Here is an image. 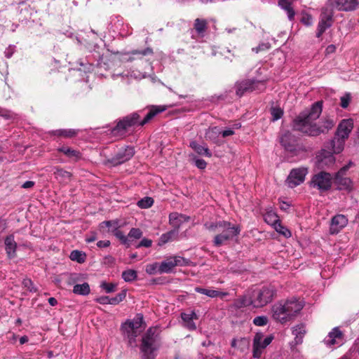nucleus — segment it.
<instances>
[{
	"label": "nucleus",
	"instance_id": "nucleus-29",
	"mask_svg": "<svg viewBox=\"0 0 359 359\" xmlns=\"http://www.w3.org/2000/svg\"><path fill=\"white\" fill-rule=\"evenodd\" d=\"M264 219L267 224L273 226L279 222L278 215L272 210L271 207L266 210V213L264 215Z\"/></svg>",
	"mask_w": 359,
	"mask_h": 359
},
{
	"label": "nucleus",
	"instance_id": "nucleus-33",
	"mask_svg": "<svg viewBox=\"0 0 359 359\" xmlns=\"http://www.w3.org/2000/svg\"><path fill=\"white\" fill-rule=\"evenodd\" d=\"M69 258L72 261H76L78 263L81 264V263H83L86 261V255L85 252H83L82 251H80V250H74L71 252L70 255H69Z\"/></svg>",
	"mask_w": 359,
	"mask_h": 359
},
{
	"label": "nucleus",
	"instance_id": "nucleus-42",
	"mask_svg": "<svg viewBox=\"0 0 359 359\" xmlns=\"http://www.w3.org/2000/svg\"><path fill=\"white\" fill-rule=\"evenodd\" d=\"M220 133V130L217 127L208 128L205 133V137L209 140H215Z\"/></svg>",
	"mask_w": 359,
	"mask_h": 359
},
{
	"label": "nucleus",
	"instance_id": "nucleus-56",
	"mask_svg": "<svg viewBox=\"0 0 359 359\" xmlns=\"http://www.w3.org/2000/svg\"><path fill=\"white\" fill-rule=\"evenodd\" d=\"M22 284L30 292H36V289L34 288V287L33 286V283L30 279H29V278L24 279Z\"/></svg>",
	"mask_w": 359,
	"mask_h": 359
},
{
	"label": "nucleus",
	"instance_id": "nucleus-43",
	"mask_svg": "<svg viewBox=\"0 0 359 359\" xmlns=\"http://www.w3.org/2000/svg\"><path fill=\"white\" fill-rule=\"evenodd\" d=\"M207 27V22L205 20L197 18L195 20L194 28L198 33H203Z\"/></svg>",
	"mask_w": 359,
	"mask_h": 359
},
{
	"label": "nucleus",
	"instance_id": "nucleus-20",
	"mask_svg": "<svg viewBox=\"0 0 359 359\" xmlns=\"http://www.w3.org/2000/svg\"><path fill=\"white\" fill-rule=\"evenodd\" d=\"M344 334L338 327H336L329 332L328 335L324 339L323 342L327 346L331 347L335 344L341 343Z\"/></svg>",
	"mask_w": 359,
	"mask_h": 359
},
{
	"label": "nucleus",
	"instance_id": "nucleus-18",
	"mask_svg": "<svg viewBox=\"0 0 359 359\" xmlns=\"http://www.w3.org/2000/svg\"><path fill=\"white\" fill-rule=\"evenodd\" d=\"M353 128V121L352 118L343 119L338 125L334 135L346 140Z\"/></svg>",
	"mask_w": 359,
	"mask_h": 359
},
{
	"label": "nucleus",
	"instance_id": "nucleus-34",
	"mask_svg": "<svg viewBox=\"0 0 359 359\" xmlns=\"http://www.w3.org/2000/svg\"><path fill=\"white\" fill-rule=\"evenodd\" d=\"M54 175L55 177L62 182H67V180H69L72 174L69 172H67L62 168H56L55 171H54Z\"/></svg>",
	"mask_w": 359,
	"mask_h": 359
},
{
	"label": "nucleus",
	"instance_id": "nucleus-54",
	"mask_svg": "<svg viewBox=\"0 0 359 359\" xmlns=\"http://www.w3.org/2000/svg\"><path fill=\"white\" fill-rule=\"evenodd\" d=\"M193 160L194 161L195 165L198 168L203 170L206 168L207 163L203 159L194 157Z\"/></svg>",
	"mask_w": 359,
	"mask_h": 359
},
{
	"label": "nucleus",
	"instance_id": "nucleus-8",
	"mask_svg": "<svg viewBox=\"0 0 359 359\" xmlns=\"http://www.w3.org/2000/svg\"><path fill=\"white\" fill-rule=\"evenodd\" d=\"M156 327H149L142 338L140 344L141 359H155L158 346L156 344Z\"/></svg>",
	"mask_w": 359,
	"mask_h": 359
},
{
	"label": "nucleus",
	"instance_id": "nucleus-25",
	"mask_svg": "<svg viewBox=\"0 0 359 359\" xmlns=\"http://www.w3.org/2000/svg\"><path fill=\"white\" fill-rule=\"evenodd\" d=\"M189 146L199 155L205 156L206 157L212 156V152L205 145L199 144L196 141H191Z\"/></svg>",
	"mask_w": 359,
	"mask_h": 359
},
{
	"label": "nucleus",
	"instance_id": "nucleus-26",
	"mask_svg": "<svg viewBox=\"0 0 359 359\" xmlns=\"http://www.w3.org/2000/svg\"><path fill=\"white\" fill-rule=\"evenodd\" d=\"M305 334L306 329L303 324L297 325L292 327V334L295 336V344H300L302 343Z\"/></svg>",
	"mask_w": 359,
	"mask_h": 359
},
{
	"label": "nucleus",
	"instance_id": "nucleus-1",
	"mask_svg": "<svg viewBox=\"0 0 359 359\" xmlns=\"http://www.w3.org/2000/svg\"><path fill=\"white\" fill-rule=\"evenodd\" d=\"M322 101L312 104L309 110L301 112L292 121V128L309 136H318L327 133L334 126L332 119L326 118L318 126L314 121L318 119L322 112Z\"/></svg>",
	"mask_w": 359,
	"mask_h": 359
},
{
	"label": "nucleus",
	"instance_id": "nucleus-61",
	"mask_svg": "<svg viewBox=\"0 0 359 359\" xmlns=\"http://www.w3.org/2000/svg\"><path fill=\"white\" fill-rule=\"evenodd\" d=\"M302 22L307 25V26H309L312 24V22H313V20H312V18L310 16V15H306V16H303L302 18Z\"/></svg>",
	"mask_w": 359,
	"mask_h": 359
},
{
	"label": "nucleus",
	"instance_id": "nucleus-3",
	"mask_svg": "<svg viewBox=\"0 0 359 359\" xmlns=\"http://www.w3.org/2000/svg\"><path fill=\"white\" fill-rule=\"evenodd\" d=\"M359 7V0H328L322 8L318 25L317 37H320L333 22V11H351Z\"/></svg>",
	"mask_w": 359,
	"mask_h": 359
},
{
	"label": "nucleus",
	"instance_id": "nucleus-59",
	"mask_svg": "<svg viewBox=\"0 0 359 359\" xmlns=\"http://www.w3.org/2000/svg\"><path fill=\"white\" fill-rule=\"evenodd\" d=\"M152 241L148 238H143L137 245V248L140 247H145V248H149L151 246Z\"/></svg>",
	"mask_w": 359,
	"mask_h": 359
},
{
	"label": "nucleus",
	"instance_id": "nucleus-35",
	"mask_svg": "<svg viewBox=\"0 0 359 359\" xmlns=\"http://www.w3.org/2000/svg\"><path fill=\"white\" fill-rule=\"evenodd\" d=\"M121 276L126 282H132L137 279V274L135 270L128 269L123 271Z\"/></svg>",
	"mask_w": 359,
	"mask_h": 359
},
{
	"label": "nucleus",
	"instance_id": "nucleus-16",
	"mask_svg": "<svg viewBox=\"0 0 359 359\" xmlns=\"http://www.w3.org/2000/svg\"><path fill=\"white\" fill-rule=\"evenodd\" d=\"M113 225L114 229H111L110 232L113 233V234L118 238L121 243L129 247L130 245V240L128 238V236H126L123 233L118 229V220H109L104 221L100 224V229H104V226H109Z\"/></svg>",
	"mask_w": 359,
	"mask_h": 359
},
{
	"label": "nucleus",
	"instance_id": "nucleus-10",
	"mask_svg": "<svg viewBox=\"0 0 359 359\" xmlns=\"http://www.w3.org/2000/svg\"><path fill=\"white\" fill-rule=\"evenodd\" d=\"M309 184L310 187L317 189L320 192H325L332 187V177L329 172L320 171L313 175Z\"/></svg>",
	"mask_w": 359,
	"mask_h": 359
},
{
	"label": "nucleus",
	"instance_id": "nucleus-30",
	"mask_svg": "<svg viewBox=\"0 0 359 359\" xmlns=\"http://www.w3.org/2000/svg\"><path fill=\"white\" fill-rule=\"evenodd\" d=\"M90 292V286L88 283L83 284H76L74 286L73 292L79 295L86 296Z\"/></svg>",
	"mask_w": 359,
	"mask_h": 359
},
{
	"label": "nucleus",
	"instance_id": "nucleus-22",
	"mask_svg": "<svg viewBox=\"0 0 359 359\" xmlns=\"http://www.w3.org/2000/svg\"><path fill=\"white\" fill-rule=\"evenodd\" d=\"M348 223L347 218L343 215L334 216L331 221L330 233L332 234L338 233Z\"/></svg>",
	"mask_w": 359,
	"mask_h": 359
},
{
	"label": "nucleus",
	"instance_id": "nucleus-27",
	"mask_svg": "<svg viewBox=\"0 0 359 359\" xmlns=\"http://www.w3.org/2000/svg\"><path fill=\"white\" fill-rule=\"evenodd\" d=\"M175 268L173 262L171 257L163 261L161 264H159L158 268V272L159 273H171Z\"/></svg>",
	"mask_w": 359,
	"mask_h": 359
},
{
	"label": "nucleus",
	"instance_id": "nucleus-57",
	"mask_svg": "<svg viewBox=\"0 0 359 359\" xmlns=\"http://www.w3.org/2000/svg\"><path fill=\"white\" fill-rule=\"evenodd\" d=\"M15 51V46L10 45L8 48H6L4 51L5 57L7 58H11L13 53Z\"/></svg>",
	"mask_w": 359,
	"mask_h": 359
},
{
	"label": "nucleus",
	"instance_id": "nucleus-24",
	"mask_svg": "<svg viewBox=\"0 0 359 359\" xmlns=\"http://www.w3.org/2000/svg\"><path fill=\"white\" fill-rule=\"evenodd\" d=\"M57 151L63 153L67 158L75 161L81 158V154L79 151L73 149L67 146H62L59 147Z\"/></svg>",
	"mask_w": 359,
	"mask_h": 359
},
{
	"label": "nucleus",
	"instance_id": "nucleus-48",
	"mask_svg": "<svg viewBox=\"0 0 359 359\" xmlns=\"http://www.w3.org/2000/svg\"><path fill=\"white\" fill-rule=\"evenodd\" d=\"M100 287L105 290L107 293H111L116 290V284L102 282L100 285Z\"/></svg>",
	"mask_w": 359,
	"mask_h": 359
},
{
	"label": "nucleus",
	"instance_id": "nucleus-11",
	"mask_svg": "<svg viewBox=\"0 0 359 359\" xmlns=\"http://www.w3.org/2000/svg\"><path fill=\"white\" fill-rule=\"evenodd\" d=\"M350 161L347 165L343 166L332 177V182L337 186L339 190H345L350 191L353 189V182L350 177L346 176V172L353 165Z\"/></svg>",
	"mask_w": 359,
	"mask_h": 359
},
{
	"label": "nucleus",
	"instance_id": "nucleus-52",
	"mask_svg": "<svg viewBox=\"0 0 359 359\" xmlns=\"http://www.w3.org/2000/svg\"><path fill=\"white\" fill-rule=\"evenodd\" d=\"M87 48L90 52H94L93 56L95 60H100L102 58L100 47L97 45H94L93 48L90 46Z\"/></svg>",
	"mask_w": 359,
	"mask_h": 359
},
{
	"label": "nucleus",
	"instance_id": "nucleus-45",
	"mask_svg": "<svg viewBox=\"0 0 359 359\" xmlns=\"http://www.w3.org/2000/svg\"><path fill=\"white\" fill-rule=\"evenodd\" d=\"M154 199L151 197H144L137 202V205L141 208H148L152 206Z\"/></svg>",
	"mask_w": 359,
	"mask_h": 359
},
{
	"label": "nucleus",
	"instance_id": "nucleus-50",
	"mask_svg": "<svg viewBox=\"0 0 359 359\" xmlns=\"http://www.w3.org/2000/svg\"><path fill=\"white\" fill-rule=\"evenodd\" d=\"M131 55H138L140 56H147L153 55V50L151 48H147L142 50H133Z\"/></svg>",
	"mask_w": 359,
	"mask_h": 359
},
{
	"label": "nucleus",
	"instance_id": "nucleus-41",
	"mask_svg": "<svg viewBox=\"0 0 359 359\" xmlns=\"http://www.w3.org/2000/svg\"><path fill=\"white\" fill-rule=\"evenodd\" d=\"M127 290H123L114 297H109V304L116 305L121 302L126 297Z\"/></svg>",
	"mask_w": 359,
	"mask_h": 359
},
{
	"label": "nucleus",
	"instance_id": "nucleus-37",
	"mask_svg": "<svg viewBox=\"0 0 359 359\" xmlns=\"http://www.w3.org/2000/svg\"><path fill=\"white\" fill-rule=\"evenodd\" d=\"M255 337H259V344L260 345V348L262 349H264L268 345H269L274 338L273 335H269L262 339L263 334L262 333H257Z\"/></svg>",
	"mask_w": 359,
	"mask_h": 359
},
{
	"label": "nucleus",
	"instance_id": "nucleus-62",
	"mask_svg": "<svg viewBox=\"0 0 359 359\" xmlns=\"http://www.w3.org/2000/svg\"><path fill=\"white\" fill-rule=\"evenodd\" d=\"M234 134V131L232 129H226L222 131H220L219 135H221L223 137H226L228 136L232 135Z\"/></svg>",
	"mask_w": 359,
	"mask_h": 359
},
{
	"label": "nucleus",
	"instance_id": "nucleus-51",
	"mask_svg": "<svg viewBox=\"0 0 359 359\" xmlns=\"http://www.w3.org/2000/svg\"><path fill=\"white\" fill-rule=\"evenodd\" d=\"M351 99V96L350 93L344 94L342 97H341L340 106L342 108L346 109L348 106Z\"/></svg>",
	"mask_w": 359,
	"mask_h": 359
},
{
	"label": "nucleus",
	"instance_id": "nucleus-31",
	"mask_svg": "<svg viewBox=\"0 0 359 359\" xmlns=\"http://www.w3.org/2000/svg\"><path fill=\"white\" fill-rule=\"evenodd\" d=\"M178 233L176 232V230H170L165 233H163L158 240V245H163L168 242L172 241L174 237L177 236Z\"/></svg>",
	"mask_w": 359,
	"mask_h": 359
},
{
	"label": "nucleus",
	"instance_id": "nucleus-5",
	"mask_svg": "<svg viewBox=\"0 0 359 359\" xmlns=\"http://www.w3.org/2000/svg\"><path fill=\"white\" fill-rule=\"evenodd\" d=\"M304 306V302L295 297L278 302L272 306V318L283 325L286 324L294 320Z\"/></svg>",
	"mask_w": 359,
	"mask_h": 359
},
{
	"label": "nucleus",
	"instance_id": "nucleus-40",
	"mask_svg": "<svg viewBox=\"0 0 359 359\" xmlns=\"http://www.w3.org/2000/svg\"><path fill=\"white\" fill-rule=\"evenodd\" d=\"M79 63L81 67L76 71L74 70L75 72L81 71H83L84 72H90L94 70V65L90 62V60H88L86 62L81 60L79 62Z\"/></svg>",
	"mask_w": 359,
	"mask_h": 359
},
{
	"label": "nucleus",
	"instance_id": "nucleus-15",
	"mask_svg": "<svg viewBox=\"0 0 359 359\" xmlns=\"http://www.w3.org/2000/svg\"><path fill=\"white\" fill-rule=\"evenodd\" d=\"M111 77L114 80L120 79L123 83H130L132 79H140L145 77V75L140 71L130 72L129 70H125L120 72L116 70L115 72L112 74Z\"/></svg>",
	"mask_w": 359,
	"mask_h": 359
},
{
	"label": "nucleus",
	"instance_id": "nucleus-55",
	"mask_svg": "<svg viewBox=\"0 0 359 359\" xmlns=\"http://www.w3.org/2000/svg\"><path fill=\"white\" fill-rule=\"evenodd\" d=\"M0 116L4 117L6 120L13 118V114L7 109L0 108Z\"/></svg>",
	"mask_w": 359,
	"mask_h": 359
},
{
	"label": "nucleus",
	"instance_id": "nucleus-9",
	"mask_svg": "<svg viewBox=\"0 0 359 359\" xmlns=\"http://www.w3.org/2000/svg\"><path fill=\"white\" fill-rule=\"evenodd\" d=\"M134 154V147L126 146L118 149L112 157L106 158L103 161V164L107 166L111 165L115 167L128 161L133 158Z\"/></svg>",
	"mask_w": 359,
	"mask_h": 359
},
{
	"label": "nucleus",
	"instance_id": "nucleus-36",
	"mask_svg": "<svg viewBox=\"0 0 359 359\" xmlns=\"http://www.w3.org/2000/svg\"><path fill=\"white\" fill-rule=\"evenodd\" d=\"M259 337H254L253 339V351H252V355L255 358H259L262 354V348H260V345L259 344Z\"/></svg>",
	"mask_w": 359,
	"mask_h": 359
},
{
	"label": "nucleus",
	"instance_id": "nucleus-47",
	"mask_svg": "<svg viewBox=\"0 0 359 359\" xmlns=\"http://www.w3.org/2000/svg\"><path fill=\"white\" fill-rule=\"evenodd\" d=\"M128 238L139 239L142 236V231L138 228H132L128 233Z\"/></svg>",
	"mask_w": 359,
	"mask_h": 359
},
{
	"label": "nucleus",
	"instance_id": "nucleus-6",
	"mask_svg": "<svg viewBox=\"0 0 359 359\" xmlns=\"http://www.w3.org/2000/svg\"><path fill=\"white\" fill-rule=\"evenodd\" d=\"M204 227L210 232L218 233L212 241L213 245L216 247H220L226 241L237 236L241 232L239 225H234L224 220L215 222H206Z\"/></svg>",
	"mask_w": 359,
	"mask_h": 359
},
{
	"label": "nucleus",
	"instance_id": "nucleus-13",
	"mask_svg": "<svg viewBox=\"0 0 359 359\" xmlns=\"http://www.w3.org/2000/svg\"><path fill=\"white\" fill-rule=\"evenodd\" d=\"M308 173V169L304 167L292 169L286 180L289 187L294 188L304 182Z\"/></svg>",
	"mask_w": 359,
	"mask_h": 359
},
{
	"label": "nucleus",
	"instance_id": "nucleus-14",
	"mask_svg": "<svg viewBox=\"0 0 359 359\" xmlns=\"http://www.w3.org/2000/svg\"><path fill=\"white\" fill-rule=\"evenodd\" d=\"M330 151L322 149L316 157V165L319 169L330 167L335 162V158Z\"/></svg>",
	"mask_w": 359,
	"mask_h": 359
},
{
	"label": "nucleus",
	"instance_id": "nucleus-2",
	"mask_svg": "<svg viewBox=\"0 0 359 359\" xmlns=\"http://www.w3.org/2000/svg\"><path fill=\"white\" fill-rule=\"evenodd\" d=\"M277 293L274 285H266L261 287L251 289L243 297L234 301V306L237 309L252 306L254 308H262L273 301Z\"/></svg>",
	"mask_w": 359,
	"mask_h": 359
},
{
	"label": "nucleus",
	"instance_id": "nucleus-58",
	"mask_svg": "<svg viewBox=\"0 0 359 359\" xmlns=\"http://www.w3.org/2000/svg\"><path fill=\"white\" fill-rule=\"evenodd\" d=\"M270 48V45L269 43H262L261 44H259L257 47L256 48H252V51L255 52V53H259L260 51H262V50H268Z\"/></svg>",
	"mask_w": 359,
	"mask_h": 359
},
{
	"label": "nucleus",
	"instance_id": "nucleus-7",
	"mask_svg": "<svg viewBox=\"0 0 359 359\" xmlns=\"http://www.w3.org/2000/svg\"><path fill=\"white\" fill-rule=\"evenodd\" d=\"M144 316L142 313H137L133 320H127L121 325V329L124 338L128 339V344L136 346V338L145 328L144 325Z\"/></svg>",
	"mask_w": 359,
	"mask_h": 359
},
{
	"label": "nucleus",
	"instance_id": "nucleus-21",
	"mask_svg": "<svg viewBox=\"0 0 359 359\" xmlns=\"http://www.w3.org/2000/svg\"><path fill=\"white\" fill-rule=\"evenodd\" d=\"M346 140L335 135L325 144V147L330 151L332 154H340L344 148Z\"/></svg>",
	"mask_w": 359,
	"mask_h": 359
},
{
	"label": "nucleus",
	"instance_id": "nucleus-12",
	"mask_svg": "<svg viewBox=\"0 0 359 359\" xmlns=\"http://www.w3.org/2000/svg\"><path fill=\"white\" fill-rule=\"evenodd\" d=\"M278 137L280 144L286 151L295 155L300 150L297 137L290 131H282Z\"/></svg>",
	"mask_w": 359,
	"mask_h": 359
},
{
	"label": "nucleus",
	"instance_id": "nucleus-17",
	"mask_svg": "<svg viewBox=\"0 0 359 359\" xmlns=\"http://www.w3.org/2000/svg\"><path fill=\"white\" fill-rule=\"evenodd\" d=\"M263 83L261 80L252 78H243L237 81L235 83L236 90H255L262 88Z\"/></svg>",
	"mask_w": 359,
	"mask_h": 359
},
{
	"label": "nucleus",
	"instance_id": "nucleus-4",
	"mask_svg": "<svg viewBox=\"0 0 359 359\" xmlns=\"http://www.w3.org/2000/svg\"><path fill=\"white\" fill-rule=\"evenodd\" d=\"M180 102V101H177L175 103L170 104L168 106H152L143 120L140 122L139 119L140 116L139 114L137 112L132 113L120 120L116 126L111 129V133L113 136L123 135L129 128L134 126L136 124L143 126L148 123L158 114L165 111L168 107L176 105Z\"/></svg>",
	"mask_w": 359,
	"mask_h": 359
},
{
	"label": "nucleus",
	"instance_id": "nucleus-46",
	"mask_svg": "<svg viewBox=\"0 0 359 359\" xmlns=\"http://www.w3.org/2000/svg\"><path fill=\"white\" fill-rule=\"evenodd\" d=\"M271 114L272 116V120L275 121L280 119L282 117L283 111L279 107H272L271 109Z\"/></svg>",
	"mask_w": 359,
	"mask_h": 359
},
{
	"label": "nucleus",
	"instance_id": "nucleus-38",
	"mask_svg": "<svg viewBox=\"0 0 359 359\" xmlns=\"http://www.w3.org/2000/svg\"><path fill=\"white\" fill-rule=\"evenodd\" d=\"M274 228L278 233L285 238H290L292 236L291 231L287 227L283 226L280 221L274 225Z\"/></svg>",
	"mask_w": 359,
	"mask_h": 359
},
{
	"label": "nucleus",
	"instance_id": "nucleus-28",
	"mask_svg": "<svg viewBox=\"0 0 359 359\" xmlns=\"http://www.w3.org/2000/svg\"><path fill=\"white\" fill-rule=\"evenodd\" d=\"M79 130L76 129H59L53 130L51 134L58 137L71 138L77 135Z\"/></svg>",
	"mask_w": 359,
	"mask_h": 359
},
{
	"label": "nucleus",
	"instance_id": "nucleus-39",
	"mask_svg": "<svg viewBox=\"0 0 359 359\" xmlns=\"http://www.w3.org/2000/svg\"><path fill=\"white\" fill-rule=\"evenodd\" d=\"M181 318L182 320L185 323V326L190 330H194L196 329V325L194 320L191 319V317H189L187 313H182L181 314Z\"/></svg>",
	"mask_w": 359,
	"mask_h": 359
},
{
	"label": "nucleus",
	"instance_id": "nucleus-49",
	"mask_svg": "<svg viewBox=\"0 0 359 359\" xmlns=\"http://www.w3.org/2000/svg\"><path fill=\"white\" fill-rule=\"evenodd\" d=\"M253 323L257 326H264L268 323V318L265 316H257L253 319Z\"/></svg>",
	"mask_w": 359,
	"mask_h": 359
},
{
	"label": "nucleus",
	"instance_id": "nucleus-53",
	"mask_svg": "<svg viewBox=\"0 0 359 359\" xmlns=\"http://www.w3.org/2000/svg\"><path fill=\"white\" fill-rule=\"evenodd\" d=\"M159 264L158 263H154L152 264H148L146 266V272L148 274H154L155 273L158 272V268Z\"/></svg>",
	"mask_w": 359,
	"mask_h": 359
},
{
	"label": "nucleus",
	"instance_id": "nucleus-63",
	"mask_svg": "<svg viewBox=\"0 0 359 359\" xmlns=\"http://www.w3.org/2000/svg\"><path fill=\"white\" fill-rule=\"evenodd\" d=\"M110 245V241H100L97 243V246L98 248H107V247H109Z\"/></svg>",
	"mask_w": 359,
	"mask_h": 359
},
{
	"label": "nucleus",
	"instance_id": "nucleus-32",
	"mask_svg": "<svg viewBox=\"0 0 359 359\" xmlns=\"http://www.w3.org/2000/svg\"><path fill=\"white\" fill-rule=\"evenodd\" d=\"M169 223L173 227L172 230H176V232L178 233L182 224L178 217L177 212H172L169 215Z\"/></svg>",
	"mask_w": 359,
	"mask_h": 359
},
{
	"label": "nucleus",
	"instance_id": "nucleus-44",
	"mask_svg": "<svg viewBox=\"0 0 359 359\" xmlns=\"http://www.w3.org/2000/svg\"><path fill=\"white\" fill-rule=\"evenodd\" d=\"M175 267L177 266H184L189 264V260L180 256L170 257Z\"/></svg>",
	"mask_w": 359,
	"mask_h": 359
},
{
	"label": "nucleus",
	"instance_id": "nucleus-60",
	"mask_svg": "<svg viewBox=\"0 0 359 359\" xmlns=\"http://www.w3.org/2000/svg\"><path fill=\"white\" fill-rule=\"evenodd\" d=\"M96 302L100 304H109V297L102 296L96 299Z\"/></svg>",
	"mask_w": 359,
	"mask_h": 359
},
{
	"label": "nucleus",
	"instance_id": "nucleus-64",
	"mask_svg": "<svg viewBox=\"0 0 359 359\" xmlns=\"http://www.w3.org/2000/svg\"><path fill=\"white\" fill-rule=\"evenodd\" d=\"M104 260V264H113L115 262V259L111 255L105 256Z\"/></svg>",
	"mask_w": 359,
	"mask_h": 359
},
{
	"label": "nucleus",
	"instance_id": "nucleus-23",
	"mask_svg": "<svg viewBox=\"0 0 359 359\" xmlns=\"http://www.w3.org/2000/svg\"><path fill=\"white\" fill-rule=\"evenodd\" d=\"M194 291L196 292L205 294L210 298H215V297H221L223 298L224 297L227 295L226 292H219L217 290H212L210 288H203L201 287H196L194 288Z\"/></svg>",
	"mask_w": 359,
	"mask_h": 359
},
{
	"label": "nucleus",
	"instance_id": "nucleus-19",
	"mask_svg": "<svg viewBox=\"0 0 359 359\" xmlns=\"http://www.w3.org/2000/svg\"><path fill=\"white\" fill-rule=\"evenodd\" d=\"M5 250L9 259H12L17 256L18 244L15 241L13 234H10L4 238Z\"/></svg>",
	"mask_w": 359,
	"mask_h": 359
}]
</instances>
